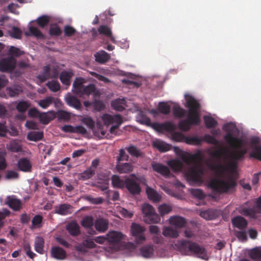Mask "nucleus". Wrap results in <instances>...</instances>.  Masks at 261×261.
<instances>
[{
    "instance_id": "nucleus-60",
    "label": "nucleus",
    "mask_w": 261,
    "mask_h": 261,
    "mask_svg": "<svg viewBox=\"0 0 261 261\" xmlns=\"http://www.w3.org/2000/svg\"><path fill=\"white\" fill-rule=\"evenodd\" d=\"M201 139L202 141H204L208 144L217 145L218 143V140L209 134H205Z\"/></svg>"
},
{
    "instance_id": "nucleus-57",
    "label": "nucleus",
    "mask_w": 261,
    "mask_h": 261,
    "mask_svg": "<svg viewBox=\"0 0 261 261\" xmlns=\"http://www.w3.org/2000/svg\"><path fill=\"white\" fill-rule=\"evenodd\" d=\"M253 151L250 154V157L261 161V146H255Z\"/></svg>"
},
{
    "instance_id": "nucleus-26",
    "label": "nucleus",
    "mask_w": 261,
    "mask_h": 261,
    "mask_svg": "<svg viewBox=\"0 0 261 261\" xmlns=\"http://www.w3.org/2000/svg\"><path fill=\"white\" fill-rule=\"evenodd\" d=\"M6 204L14 211H19L21 208V201L18 199L12 198L10 196L7 197Z\"/></svg>"
},
{
    "instance_id": "nucleus-43",
    "label": "nucleus",
    "mask_w": 261,
    "mask_h": 261,
    "mask_svg": "<svg viewBox=\"0 0 261 261\" xmlns=\"http://www.w3.org/2000/svg\"><path fill=\"white\" fill-rule=\"evenodd\" d=\"M203 119L205 125L208 128L215 127L218 125L217 121L212 117L205 116L203 117Z\"/></svg>"
},
{
    "instance_id": "nucleus-13",
    "label": "nucleus",
    "mask_w": 261,
    "mask_h": 261,
    "mask_svg": "<svg viewBox=\"0 0 261 261\" xmlns=\"http://www.w3.org/2000/svg\"><path fill=\"white\" fill-rule=\"evenodd\" d=\"M151 167L154 171L160 173L165 178L173 176L169 168L166 165L158 163H153L151 164Z\"/></svg>"
},
{
    "instance_id": "nucleus-16",
    "label": "nucleus",
    "mask_w": 261,
    "mask_h": 261,
    "mask_svg": "<svg viewBox=\"0 0 261 261\" xmlns=\"http://www.w3.org/2000/svg\"><path fill=\"white\" fill-rule=\"evenodd\" d=\"M109 221L104 218H99L94 221V227L100 233L106 232L108 229Z\"/></svg>"
},
{
    "instance_id": "nucleus-27",
    "label": "nucleus",
    "mask_w": 261,
    "mask_h": 261,
    "mask_svg": "<svg viewBox=\"0 0 261 261\" xmlns=\"http://www.w3.org/2000/svg\"><path fill=\"white\" fill-rule=\"evenodd\" d=\"M52 256L58 259H63L66 256V252L64 249L60 247H54L51 248Z\"/></svg>"
},
{
    "instance_id": "nucleus-31",
    "label": "nucleus",
    "mask_w": 261,
    "mask_h": 261,
    "mask_svg": "<svg viewBox=\"0 0 261 261\" xmlns=\"http://www.w3.org/2000/svg\"><path fill=\"white\" fill-rule=\"evenodd\" d=\"M8 149L13 152H19L22 151V146L19 140H13L10 141Z\"/></svg>"
},
{
    "instance_id": "nucleus-18",
    "label": "nucleus",
    "mask_w": 261,
    "mask_h": 261,
    "mask_svg": "<svg viewBox=\"0 0 261 261\" xmlns=\"http://www.w3.org/2000/svg\"><path fill=\"white\" fill-rule=\"evenodd\" d=\"M231 222L234 227L240 229H245L248 224L247 220L244 217L240 216L232 218Z\"/></svg>"
},
{
    "instance_id": "nucleus-55",
    "label": "nucleus",
    "mask_w": 261,
    "mask_h": 261,
    "mask_svg": "<svg viewBox=\"0 0 261 261\" xmlns=\"http://www.w3.org/2000/svg\"><path fill=\"white\" fill-rule=\"evenodd\" d=\"M249 256L251 259L254 260L261 258V248H253L250 251Z\"/></svg>"
},
{
    "instance_id": "nucleus-17",
    "label": "nucleus",
    "mask_w": 261,
    "mask_h": 261,
    "mask_svg": "<svg viewBox=\"0 0 261 261\" xmlns=\"http://www.w3.org/2000/svg\"><path fill=\"white\" fill-rule=\"evenodd\" d=\"M66 230L72 237H77L80 233V226L75 221H72L67 224Z\"/></svg>"
},
{
    "instance_id": "nucleus-15",
    "label": "nucleus",
    "mask_w": 261,
    "mask_h": 261,
    "mask_svg": "<svg viewBox=\"0 0 261 261\" xmlns=\"http://www.w3.org/2000/svg\"><path fill=\"white\" fill-rule=\"evenodd\" d=\"M18 169L24 172H31L32 169V164L27 158L20 159L17 162Z\"/></svg>"
},
{
    "instance_id": "nucleus-1",
    "label": "nucleus",
    "mask_w": 261,
    "mask_h": 261,
    "mask_svg": "<svg viewBox=\"0 0 261 261\" xmlns=\"http://www.w3.org/2000/svg\"><path fill=\"white\" fill-rule=\"evenodd\" d=\"M182 161L187 165L193 166L190 167L186 173L188 180L193 182L199 181L201 179V176L204 171L202 168L197 167L196 166L201 164L203 160V155L201 151L198 150L194 154L181 155Z\"/></svg>"
},
{
    "instance_id": "nucleus-53",
    "label": "nucleus",
    "mask_w": 261,
    "mask_h": 261,
    "mask_svg": "<svg viewBox=\"0 0 261 261\" xmlns=\"http://www.w3.org/2000/svg\"><path fill=\"white\" fill-rule=\"evenodd\" d=\"M200 216L207 220H212L215 218V213L212 210H208L200 213Z\"/></svg>"
},
{
    "instance_id": "nucleus-49",
    "label": "nucleus",
    "mask_w": 261,
    "mask_h": 261,
    "mask_svg": "<svg viewBox=\"0 0 261 261\" xmlns=\"http://www.w3.org/2000/svg\"><path fill=\"white\" fill-rule=\"evenodd\" d=\"M158 109L160 113L165 115L169 114L171 110L170 106L164 102H160L159 103Z\"/></svg>"
},
{
    "instance_id": "nucleus-2",
    "label": "nucleus",
    "mask_w": 261,
    "mask_h": 261,
    "mask_svg": "<svg viewBox=\"0 0 261 261\" xmlns=\"http://www.w3.org/2000/svg\"><path fill=\"white\" fill-rule=\"evenodd\" d=\"M187 107L189 108L187 118L181 120L178 123L180 129L187 132L193 125H198L200 121L199 110L200 103L193 97H190L187 99Z\"/></svg>"
},
{
    "instance_id": "nucleus-56",
    "label": "nucleus",
    "mask_w": 261,
    "mask_h": 261,
    "mask_svg": "<svg viewBox=\"0 0 261 261\" xmlns=\"http://www.w3.org/2000/svg\"><path fill=\"white\" fill-rule=\"evenodd\" d=\"M37 24L41 28L45 27L49 21V17L46 15H42L36 20Z\"/></svg>"
},
{
    "instance_id": "nucleus-7",
    "label": "nucleus",
    "mask_w": 261,
    "mask_h": 261,
    "mask_svg": "<svg viewBox=\"0 0 261 261\" xmlns=\"http://www.w3.org/2000/svg\"><path fill=\"white\" fill-rule=\"evenodd\" d=\"M178 245L180 249L187 254L192 253L199 255L205 254V249L195 243H191L189 241L182 240L178 241Z\"/></svg>"
},
{
    "instance_id": "nucleus-4",
    "label": "nucleus",
    "mask_w": 261,
    "mask_h": 261,
    "mask_svg": "<svg viewBox=\"0 0 261 261\" xmlns=\"http://www.w3.org/2000/svg\"><path fill=\"white\" fill-rule=\"evenodd\" d=\"M223 129L227 133L224 136V139L231 148H242L244 144L243 140L233 136V133L238 130L234 123L229 122L225 124L223 126Z\"/></svg>"
},
{
    "instance_id": "nucleus-34",
    "label": "nucleus",
    "mask_w": 261,
    "mask_h": 261,
    "mask_svg": "<svg viewBox=\"0 0 261 261\" xmlns=\"http://www.w3.org/2000/svg\"><path fill=\"white\" fill-rule=\"evenodd\" d=\"M125 100L123 99H117L112 101V108L118 111H122L125 109Z\"/></svg>"
},
{
    "instance_id": "nucleus-19",
    "label": "nucleus",
    "mask_w": 261,
    "mask_h": 261,
    "mask_svg": "<svg viewBox=\"0 0 261 261\" xmlns=\"http://www.w3.org/2000/svg\"><path fill=\"white\" fill-rule=\"evenodd\" d=\"M73 75L71 70L63 71L60 74L59 79L63 85L69 86L70 85V79Z\"/></svg>"
},
{
    "instance_id": "nucleus-38",
    "label": "nucleus",
    "mask_w": 261,
    "mask_h": 261,
    "mask_svg": "<svg viewBox=\"0 0 261 261\" xmlns=\"http://www.w3.org/2000/svg\"><path fill=\"white\" fill-rule=\"evenodd\" d=\"M137 121L141 124L148 126L151 125L150 119L143 112H140L137 116Z\"/></svg>"
},
{
    "instance_id": "nucleus-44",
    "label": "nucleus",
    "mask_w": 261,
    "mask_h": 261,
    "mask_svg": "<svg viewBox=\"0 0 261 261\" xmlns=\"http://www.w3.org/2000/svg\"><path fill=\"white\" fill-rule=\"evenodd\" d=\"M146 192L148 198L153 201L158 202L160 200L161 196L155 191L152 189H147Z\"/></svg>"
},
{
    "instance_id": "nucleus-33",
    "label": "nucleus",
    "mask_w": 261,
    "mask_h": 261,
    "mask_svg": "<svg viewBox=\"0 0 261 261\" xmlns=\"http://www.w3.org/2000/svg\"><path fill=\"white\" fill-rule=\"evenodd\" d=\"M168 165L175 171H182L184 169L182 162L178 160H171L168 162Z\"/></svg>"
},
{
    "instance_id": "nucleus-32",
    "label": "nucleus",
    "mask_w": 261,
    "mask_h": 261,
    "mask_svg": "<svg viewBox=\"0 0 261 261\" xmlns=\"http://www.w3.org/2000/svg\"><path fill=\"white\" fill-rule=\"evenodd\" d=\"M116 169L120 173H128L133 170V167L130 163H120L117 165Z\"/></svg>"
},
{
    "instance_id": "nucleus-41",
    "label": "nucleus",
    "mask_w": 261,
    "mask_h": 261,
    "mask_svg": "<svg viewBox=\"0 0 261 261\" xmlns=\"http://www.w3.org/2000/svg\"><path fill=\"white\" fill-rule=\"evenodd\" d=\"M54 102V98L51 96L46 97L38 102V105L43 109H46Z\"/></svg>"
},
{
    "instance_id": "nucleus-45",
    "label": "nucleus",
    "mask_w": 261,
    "mask_h": 261,
    "mask_svg": "<svg viewBox=\"0 0 261 261\" xmlns=\"http://www.w3.org/2000/svg\"><path fill=\"white\" fill-rule=\"evenodd\" d=\"M171 136V139L174 141L186 142L187 137L180 132H172Z\"/></svg>"
},
{
    "instance_id": "nucleus-50",
    "label": "nucleus",
    "mask_w": 261,
    "mask_h": 261,
    "mask_svg": "<svg viewBox=\"0 0 261 261\" xmlns=\"http://www.w3.org/2000/svg\"><path fill=\"white\" fill-rule=\"evenodd\" d=\"M30 107V103L29 102L22 100L17 103L16 108L18 112L23 113L25 112Z\"/></svg>"
},
{
    "instance_id": "nucleus-25",
    "label": "nucleus",
    "mask_w": 261,
    "mask_h": 261,
    "mask_svg": "<svg viewBox=\"0 0 261 261\" xmlns=\"http://www.w3.org/2000/svg\"><path fill=\"white\" fill-rule=\"evenodd\" d=\"M55 117L54 111H49L48 113H41L39 116L40 122L44 124H48Z\"/></svg>"
},
{
    "instance_id": "nucleus-24",
    "label": "nucleus",
    "mask_w": 261,
    "mask_h": 261,
    "mask_svg": "<svg viewBox=\"0 0 261 261\" xmlns=\"http://www.w3.org/2000/svg\"><path fill=\"white\" fill-rule=\"evenodd\" d=\"M95 61L100 64H105L110 59V55L104 50L96 53L95 55Z\"/></svg>"
},
{
    "instance_id": "nucleus-5",
    "label": "nucleus",
    "mask_w": 261,
    "mask_h": 261,
    "mask_svg": "<svg viewBox=\"0 0 261 261\" xmlns=\"http://www.w3.org/2000/svg\"><path fill=\"white\" fill-rule=\"evenodd\" d=\"M86 80L80 77H76L73 83L72 91L75 94L81 96L89 95L95 91V86L93 84H89L87 86L84 85Z\"/></svg>"
},
{
    "instance_id": "nucleus-64",
    "label": "nucleus",
    "mask_w": 261,
    "mask_h": 261,
    "mask_svg": "<svg viewBox=\"0 0 261 261\" xmlns=\"http://www.w3.org/2000/svg\"><path fill=\"white\" fill-rule=\"evenodd\" d=\"M22 34V31L21 30L16 27H13L10 32V35L12 37L16 39H20Z\"/></svg>"
},
{
    "instance_id": "nucleus-61",
    "label": "nucleus",
    "mask_w": 261,
    "mask_h": 261,
    "mask_svg": "<svg viewBox=\"0 0 261 261\" xmlns=\"http://www.w3.org/2000/svg\"><path fill=\"white\" fill-rule=\"evenodd\" d=\"M43 217L39 215H35L32 221V225L33 227L40 228L41 225V224L42 222Z\"/></svg>"
},
{
    "instance_id": "nucleus-30",
    "label": "nucleus",
    "mask_w": 261,
    "mask_h": 261,
    "mask_svg": "<svg viewBox=\"0 0 261 261\" xmlns=\"http://www.w3.org/2000/svg\"><path fill=\"white\" fill-rule=\"evenodd\" d=\"M112 184L114 188L123 189L125 187L126 179L123 180L118 175H113L111 178Z\"/></svg>"
},
{
    "instance_id": "nucleus-35",
    "label": "nucleus",
    "mask_w": 261,
    "mask_h": 261,
    "mask_svg": "<svg viewBox=\"0 0 261 261\" xmlns=\"http://www.w3.org/2000/svg\"><path fill=\"white\" fill-rule=\"evenodd\" d=\"M163 234L167 237L176 238L178 236V231L172 227H166L163 229Z\"/></svg>"
},
{
    "instance_id": "nucleus-20",
    "label": "nucleus",
    "mask_w": 261,
    "mask_h": 261,
    "mask_svg": "<svg viewBox=\"0 0 261 261\" xmlns=\"http://www.w3.org/2000/svg\"><path fill=\"white\" fill-rule=\"evenodd\" d=\"M65 100L67 105L76 110H81L82 105L80 100L73 95H69L66 97Z\"/></svg>"
},
{
    "instance_id": "nucleus-58",
    "label": "nucleus",
    "mask_w": 261,
    "mask_h": 261,
    "mask_svg": "<svg viewBox=\"0 0 261 261\" xmlns=\"http://www.w3.org/2000/svg\"><path fill=\"white\" fill-rule=\"evenodd\" d=\"M29 32L30 34L38 38H44V35L37 28L31 26L29 27Z\"/></svg>"
},
{
    "instance_id": "nucleus-37",
    "label": "nucleus",
    "mask_w": 261,
    "mask_h": 261,
    "mask_svg": "<svg viewBox=\"0 0 261 261\" xmlns=\"http://www.w3.org/2000/svg\"><path fill=\"white\" fill-rule=\"evenodd\" d=\"M43 137V133L42 132H31L27 135V139L30 141L35 142L42 140Z\"/></svg>"
},
{
    "instance_id": "nucleus-11",
    "label": "nucleus",
    "mask_w": 261,
    "mask_h": 261,
    "mask_svg": "<svg viewBox=\"0 0 261 261\" xmlns=\"http://www.w3.org/2000/svg\"><path fill=\"white\" fill-rule=\"evenodd\" d=\"M16 60L13 57L4 58L0 61V71L10 72L15 68Z\"/></svg>"
},
{
    "instance_id": "nucleus-40",
    "label": "nucleus",
    "mask_w": 261,
    "mask_h": 261,
    "mask_svg": "<svg viewBox=\"0 0 261 261\" xmlns=\"http://www.w3.org/2000/svg\"><path fill=\"white\" fill-rule=\"evenodd\" d=\"M153 146L161 152H166L170 149V146L163 141H157L154 142Z\"/></svg>"
},
{
    "instance_id": "nucleus-14",
    "label": "nucleus",
    "mask_w": 261,
    "mask_h": 261,
    "mask_svg": "<svg viewBox=\"0 0 261 261\" xmlns=\"http://www.w3.org/2000/svg\"><path fill=\"white\" fill-rule=\"evenodd\" d=\"M94 221L93 217L90 216L85 217L81 221V225L85 228L88 229V233L90 235L96 234V231L93 228L94 226Z\"/></svg>"
},
{
    "instance_id": "nucleus-22",
    "label": "nucleus",
    "mask_w": 261,
    "mask_h": 261,
    "mask_svg": "<svg viewBox=\"0 0 261 261\" xmlns=\"http://www.w3.org/2000/svg\"><path fill=\"white\" fill-rule=\"evenodd\" d=\"M107 240L111 243H118L123 238V234L118 231H112L109 232L107 235Z\"/></svg>"
},
{
    "instance_id": "nucleus-63",
    "label": "nucleus",
    "mask_w": 261,
    "mask_h": 261,
    "mask_svg": "<svg viewBox=\"0 0 261 261\" xmlns=\"http://www.w3.org/2000/svg\"><path fill=\"white\" fill-rule=\"evenodd\" d=\"M62 33V31L56 24L51 25L49 29V34L51 36H59Z\"/></svg>"
},
{
    "instance_id": "nucleus-51",
    "label": "nucleus",
    "mask_w": 261,
    "mask_h": 261,
    "mask_svg": "<svg viewBox=\"0 0 261 261\" xmlns=\"http://www.w3.org/2000/svg\"><path fill=\"white\" fill-rule=\"evenodd\" d=\"M202 142V139L197 136L186 137V143L188 144L199 145L201 144Z\"/></svg>"
},
{
    "instance_id": "nucleus-29",
    "label": "nucleus",
    "mask_w": 261,
    "mask_h": 261,
    "mask_svg": "<svg viewBox=\"0 0 261 261\" xmlns=\"http://www.w3.org/2000/svg\"><path fill=\"white\" fill-rule=\"evenodd\" d=\"M140 251L143 257L145 258L150 257L153 254V246L152 245H144L140 249Z\"/></svg>"
},
{
    "instance_id": "nucleus-46",
    "label": "nucleus",
    "mask_w": 261,
    "mask_h": 261,
    "mask_svg": "<svg viewBox=\"0 0 261 261\" xmlns=\"http://www.w3.org/2000/svg\"><path fill=\"white\" fill-rule=\"evenodd\" d=\"M240 213L243 215L249 217L250 218H255L256 217V214L254 210L251 208H242L240 210Z\"/></svg>"
},
{
    "instance_id": "nucleus-23",
    "label": "nucleus",
    "mask_w": 261,
    "mask_h": 261,
    "mask_svg": "<svg viewBox=\"0 0 261 261\" xmlns=\"http://www.w3.org/2000/svg\"><path fill=\"white\" fill-rule=\"evenodd\" d=\"M72 206L69 204H62L56 206L55 210V213L61 215H66L72 213Z\"/></svg>"
},
{
    "instance_id": "nucleus-59",
    "label": "nucleus",
    "mask_w": 261,
    "mask_h": 261,
    "mask_svg": "<svg viewBox=\"0 0 261 261\" xmlns=\"http://www.w3.org/2000/svg\"><path fill=\"white\" fill-rule=\"evenodd\" d=\"M98 31L100 34H102L106 37L111 36L112 33L110 28L105 25H100L98 29Z\"/></svg>"
},
{
    "instance_id": "nucleus-47",
    "label": "nucleus",
    "mask_w": 261,
    "mask_h": 261,
    "mask_svg": "<svg viewBox=\"0 0 261 261\" xmlns=\"http://www.w3.org/2000/svg\"><path fill=\"white\" fill-rule=\"evenodd\" d=\"M159 212L161 216L169 214L172 210L171 205L167 204H162L158 207Z\"/></svg>"
},
{
    "instance_id": "nucleus-42",
    "label": "nucleus",
    "mask_w": 261,
    "mask_h": 261,
    "mask_svg": "<svg viewBox=\"0 0 261 261\" xmlns=\"http://www.w3.org/2000/svg\"><path fill=\"white\" fill-rule=\"evenodd\" d=\"M156 129L159 130H166L168 132H173L174 126L172 123L166 122L162 124H156Z\"/></svg>"
},
{
    "instance_id": "nucleus-12",
    "label": "nucleus",
    "mask_w": 261,
    "mask_h": 261,
    "mask_svg": "<svg viewBox=\"0 0 261 261\" xmlns=\"http://www.w3.org/2000/svg\"><path fill=\"white\" fill-rule=\"evenodd\" d=\"M125 187L133 195L139 194L141 191L140 184L133 178H127L126 179Z\"/></svg>"
},
{
    "instance_id": "nucleus-39",
    "label": "nucleus",
    "mask_w": 261,
    "mask_h": 261,
    "mask_svg": "<svg viewBox=\"0 0 261 261\" xmlns=\"http://www.w3.org/2000/svg\"><path fill=\"white\" fill-rule=\"evenodd\" d=\"M229 152L228 151V150L220 149L211 152L210 155L213 157L219 159H221L222 157H223L225 159L226 156L229 154Z\"/></svg>"
},
{
    "instance_id": "nucleus-9",
    "label": "nucleus",
    "mask_w": 261,
    "mask_h": 261,
    "mask_svg": "<svg viewBox=\"0 0 261 261\" xmlns=\"http://www.w3.org/2000/svg\"><path fill=\"white\" fill-rule=\"evenodd\" d=\"M144 214V220L148 224L158 223L160 220V216L156 213L154 208L148 203H144L142 206Z\"/></svg>"
},
{
    "instance_id": "nucleus-62",
    "label": "nucleus",
    "mask_w": 261,
    "mask_h": 261,
    "mask_svg": "<svg viewBox=\"0 0 261 261\" xmlns=\"http://www.w3.org/2000/svg\"><path fill=\"white\" fill-rule=\"evenodd\" d=\"M191 194L194 197L199 200L204 199L205 197V195L200 189H192L191 190Z\"/></svg>"
},
{
    "instance_id": "nucleus-8",
    "label": "nucleus",
    "mask_w": 261,
    "mask_h": 261,
    "mask_svg": "<svg viewBox=\"0 0 261 261\" xmlns=\"http://www.w3.org/2000/svg\"><path fill=\"white\" fill-rule=\"evenodd\" d=\"M102 120L105 125L109 126L112 125L110 129L111 134H115V130L118 129L120 125L123 123L122 117L119 114L111 115L109 114H105L101 117Z\"/></svg>"
},
{
    "instance_id": "nucleus-10",
    "label": "nucleus",
    "mask_w": 261,
    "mask_h": 261,
    "mask_svg": "<svg viewBox=\"0 0 261 261\" xmlns=\"http://www.w3.org/2000/svg\"><path fill=\"white\" fill-rule=\"evenodd\" d=\"M145 230L144 227L136 223H132L131 232L132 235L135 237L137 243L141 244L145 241L146 239L144 233Z\"/></svg>"
},
{
    "instance_id": "nucleus-28",
    "label": "nucleus",
    "mask_w": 261,
    "mask_h": 261,
    "mask_svg": "<svg viewBox=\"0 0 261 261\" xmlns=\"http://www.w3.org/2000/svg\"><path fill=\"white\" fill-rule=\"evenodd\" d=\"M50 77V67L49 65L45 66L42 68L41 73L37 76V78L41 82H44Z\"/></svg>"
},
{
    "instance_id": "nucleus-36",
    "label": "nucleus",
    "mask_w": 261,
    "mask_h": 261,
    "mask_svg": "<svg viewBox=\"0 0 261 261\" xmlns=\"http://www.w3.org/2000/svg\"><path fill=\"white\" fill-rule=\"evenodd\" d=\"M44 244V239L42 237H37L35 241V251L40 254H43Z\"/></svg>"
},
{
    "instance_id": "nucleus-52",
    "label": "nucleus",
    "mask_w": 261,
    "mask_h": 261,
    "mask_svg": "<svg viewBox=\"0 0 261 261\" xmlns=\"http://www.w3.org/2000/svg\"><path fill=\"white\" fill-rule=\"evenodd\" d=\"M186 111L179 106H174L173 108V114L175 117L181 118L185 115Z\"/></svg>"
},
{
    "instance_id": "nucleus-3",
    "label": "nucleus",
    "mask_w": 261,
    "mask_h": 261,
    "mask_svg": "<svg viewBox=\"0 0 261 261\" xmlns=\"http://www.w3.org/2000/svg\"><path fill=\"white\" fill-rule=\"evenodd\" d=\"M237 185L236 179L231 175H229L226 180L214 178L210 180L209 187L216 193H226L234 188Z\"/></svg>"
},
{
    "instance_id": "nucleus-54",
    "label": "nucleus",
    "mask_w": 261,
    "mask_h": 261,
    "mask_svg": "<svg viewBox=\"0 0 261 261\" xmlns=\"http://www.w3.org/2000/svg\"><path fill=\"white\" fill-rule=\"evenodd\" d=\"M47 87L53 92H57L60 89V85L57 81H51L46 83Z\"/></svg>"
},
{
    "instance_id": "nucleus-6",
    "label": "nucleus",
    "mask_w": 261,
    "mask_h": 261,
    "mask_svg": "<svg viewBox=\"0 0 261 261\" xmlns=\"http://www.w3.org/2000/svg\"><path fill=\"white\" fill-rule=\"evenodd\" d=\"M247 152V150L246 148H233V150L229 152L225 159H230L228 166L232 171L236 170L237 167V162L243 160Z\"/></svg>"
},
{
    "instance_id": "nucleus-21",
    "label": "nucleus",
    "mask_w": 261,
    "mask_h": 261,
    "mask_svg": "<svg viewBox=\"0 0 261 261\" xmlns=\"http://www.w3.org/2000/svg\"><path fill=\"white\" fill-rule=\"evenodd\" d=\"M169 221L171 225L178 228L183 227L186 224V220L184 218L177 216L171 217Z\"/></svg>"
},
{
    "instance_id": "nucleus-48",
    "label": "nucleus",
    "mask_w": 261,
    "mask_h": 261,
    "mask_svg": "<svg viewBox=\"0 0 261 261\" xmlns=\"http://www.w3.org/2000/svg\"><path fill=\"white\" fill-rule=\"evenodd\" d=\"M127 150L132 156L137 158L143 156L141 151L134 145H130L127 148Z\"/></svg>"
}]
</instances>
